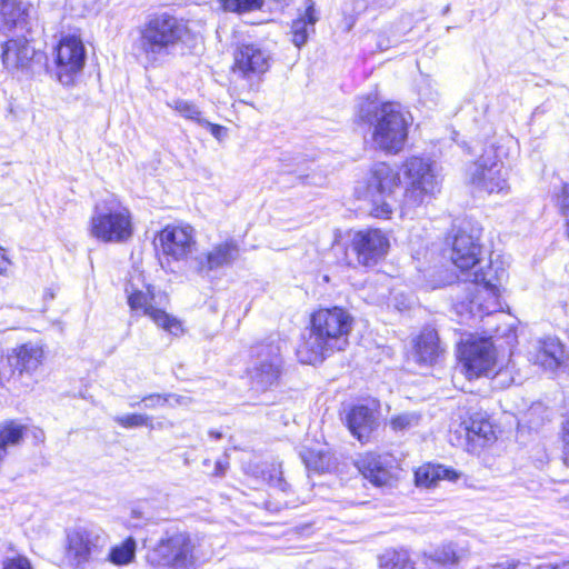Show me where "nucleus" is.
I'll return each instance as SVG.
<instances>
[{
	"label": "nucleus",
	"instance_id": "1a4fd4ad",
	"mask_svg": "<svg viewBox=\"0 0 569 569\" xmlns=\"http://www.w3.org/2000/svg\"><path fill=\"white\" fill-rule=\"evenodd\" d=\"M43 357V349L37 343L29 342L13 349L11 353L0 360V385L16 387L24 376L33 375L42 363Z\"/></svg>",
	"mask_w": 569,
	"mask_h": 569
},
{
	"label": "nucleus",
	"instance_id": "4d7b16f0",
	"mask_svg": "<svg viewBox=\"0 0 569 569\" xmlns=\"http://www.w3.org/2000/svg\"><path fill=\"white\" fill-rule=\"evenodd\" d=\"M129 407L130 408H142V402H141V399L138 400L136 397H131L130 398V401H129Z\"/></svg>",
	"mask_w": 569,
	"mask_h": 569
},
{
	"label": "nucleus",
	"instance_id": "7ed1b4c3",
	"mask_svg": "<svg viewBox=\"0 0 569 569\" xmlns=\"http://www.w3.org/2000/svg\"><path fill=\"white\" fill-rule=\"evenodd\" d=\"M137 33L133 50L153 63L174 48L178 41V18L168 11L154 12L138 27Z\"/></svg>",
	"mask_w": 569,
	"mask_h": 569
},
{
	"label": "nucleus",
	"instance_id": "bf43d9fd",
	"mask_svg": "<svg viewBox=\"0 0 569 569\" xmlns=\"http://www.w3.org/2000/svg\"><path fill=\"white\" fill-rule=\"evenodd\" d=\"M210 436L214 439H220L222 435L220 432L210 431Z\"/></svg>",
	"mask_w": 569,
	"mask_h": 569
},
{
	"label": "nucleus",
	"instance_id": "f8f14e48",
	"mask_svg": "<svg viewBox=\"0 0 569 569\" xmlns=\"http://www.w3.org/2000/svg\"><path fill=\"white\" fill-rule=\"evenodd\" d=\"M459 360L468 379L489 376L496 367V351L490 339L468 340L459 347Z\"/></svg>",
	"mask_w": 569,
	"mask_h": 569
},
{
	"label": "nucleus",
	"instance_id": "b1692460",
	"mask_svg": "<svg viewBox=\"0 0 569 569\" xmlns=\"http://www.w3.org/2000/svg\"><path fill=\"white\" fill-rule=\"evenodd\" d=\"M161 268L176 273L178 267L177 228L166 227L153 241Z\"/></svg>",
	"mask_w": 569,
	"mask_h": 569
},
{
	"label": "nucleus",
	"instance_id": "13d9d810",
	"mask_svg": "<svg viewBox=\"0 0 569 569\" xmlns=\"http://www.w3.org/2000/svg\"><path fill=\"white\" fill-rule=\"evenodd\" d=\"M278 6H281L282 8L289 7L291 4V0H271Z\"/></svg>",
	"mask_w": 569,
	"mask_h": 569
},
{
	"label": "nucleus",
	"instance_id": "79ce46f5",
	"mask_svg": "<svg viewBox=\"0 0 569 569\" xmlns=\"http://www.w3.org/2000/svg\"><path fill=\"white\" fill-rule=\"evenodd\" d=\"M142 408L148 410H156L167 406L168 396L151 393L141 398Z\"/></svg>",
	"mask_w": 569,
	"mask_h": 569
},
{
	"label": "nucleus",
	"instance_id": "20e7f679",
	"mask_svg": "<svg viewBox=\"0 0 569 569\" xmlns=\"http://www.w3.org/2000/svg\"><path fill=\"white\" fill-rule=\"evenodd\" d=\"M401 170L406 180L401 213L408 216L440 192L441 181L428 158L410 157L402 163Z\"/></svg>",
	"mask_w": 569,
	"mask_h": 569
},
{
	"label": "nucleus",
	"instance_id": "412c9836",
	"mask_svg": "<svg viewBox=\"0 0 569 569\" xmlns=\"http://www.w3.org/2000/svg\"><path fill=\"white\" fill-rule=\"evenodd\" d=\"M392 462L390 455L369 452L360 458L357 466L363 478L377 487H382L393 479Z\"/></svg>",
	"mask_w": 569,
	"mask_h": 569
},
{
	"label": "nucleus",
	"instance_id": "7c9ffc66",
	"mask_svg": "<svg viewBox=\"0 0 569 569\" xmlns=\"http://www.w3.org/2000/svg\"><path fill=\"white\" fill-rule=\"evenodd\" d=\"M379 565L381 569H412L410 556L406 549L386 550L379 557Z\"/></svg>",
	"mask_w": 569,
	"mask_h": 569
},
{
	"label": "nucleus",
	"instance_id": "49530a36",
	"mask_svg": "<svg viewBox=\"0 0 569 569\" xmlns=\"http://www.w3.org/2000/svg\"><path fill=\"white\" fill-rule=\"evenodd\" d=\"M563 462L569 466V418L562 423Z\"/></svg>",
	"mask_w": 569,
	"mask_h": 569
},
{
	"label": "nucleus",
	"instance_id": "9b49d317",
	"mask_svg": "<svg viewBox=\"0 0 569 569\" xmlns=\"http://www.w3.org/2000/svg\"><path fill=\"white\" fill-rule=\"evenodd\" d=\"M57 78L63 86L73 83L74 77L81 72L86 62V48L79 36L64 34L56 47Z\"/></svg>",
	"mask_w": 569,
	"mask_h": 569
},
{
	"label": "nucleus",
	"instance_id": "c03bdc74",
	"mask_svg": "<svg viewBox=\"0 0 569 569\" xmlns=\"http://www.w3.org/2000/svg\"><path fill=\"white\" fill-rule=\"evenodd\" d=\"M557 206L561 216L569 221V184H565L557 196Z\"/></svg>",
	"mask_w": 569,
	"mask_h": 569
},
{
	"label": "nucleus",
	"instance_id": "6e6552de",
	"mask_svg": "<svg viewBox=\"0 0 569 569\" xmlns=\"http://www.w3.org/2000/svg\"><path fill=\"white\" fill-rule=\"evenodd\" d=\"M400 173L386 162L376 163L371 169L368 188L372 192V208L370 213L379 219L391 217L393 204L391 200L396 189L400 186Z\"/></svg>",
	"mask_w": 569,
	"mask_h": 569
},
{
	"label": "nucleus",
	"instance_id": "6e6d98bb",
	"mask_svg": "<svg viewBox=\"0 0 569 569\" xmlns=\"http://www.w3.org/2000/svg\"><path fill=\"white\" fill-rule=\"evenodd\" d=\"M226 468H227V463L222 462L221 460H218L216 462L214 475L216 476H222L224 473Z\"/></svg>",
	"mask_w": 569,
	"mask_h": 569
},
{
	"label": "nucleus",
	"instance_id": "680f3d73",
	"mask_svg": "<svg viewBox=\"0 0 569 569\" xmlns=\"http://www.w3.org/2000/svg\"><path fill=\"white\" fill-rule=\"evenodd\" d=\"M567 223V233H568V237H569V221H566Z\"/></svg>",
	"mask_w": 569,
	"mask_h": 569
},
{
	"label": "nucleus",
	"instance_id": "ddd939ff",
	"mask_svg": "<svg viewBox=\"0 0 569 569\" xmlns=\"http://www.w3.org/2000/svg\"><path fill=\"white\" fill-rule=\"evenodd\" d=\"M23 33L2 43L1 60L3 67L11 73H29L36 63H42L46 56L37 51Z\"/></svg>",
	"mask_w": 569,
	"mask_h": 569
},
{
	"label": "nucleus",
	"instance_id": "c756f323",
	"mask_svg": "<svg viewBox=\"0 0 569 569\" xmlns=\"http://www.w3.org/2000/svg\"><path fill=\"white\" fill-rule=\"evenodd\" d=\"M446 478L456 480L458 475L455 470L445 468L443 466H428L416 471V480L418 485L430 487L436 479Z\"/></svg>",
	"mask_w": 569,
	"mask_h": 569
},
{
	"label": "nucleus",
	"instance_id": "9d476101",
	"mask_svg": "<svg viewBox=\"0 0 569 569\" xmlns=\"http://www.w3.org/2000/svg\"><path fill=\"white\" fill-rule=\"evenodd\" d=\"M252 366L249 375L253 385L266 390L274 386L281 375L282 358L280 340H269L252 348Z\"/></svg>",
	"mask_w": 569,
	"mask_h": 569
},
{
	"label": "nucleus",
	"instance_id": "2f4dec72",
	"mask_svg": "<svg viewBox=\"0 0 569 569\" xmlns=\"http://www.w3.org/2000/svg\"><path fill=\"white\" fill-rule=\"evenodd\" d=\"M24 427L9 421L0 427V460L7 455V447L17 445L22 439Z\"/></svg>",
	"mask_w": 569,
	"mask_h": 569
},
{
	"label": "nucleus",
	"instance_id": "473e14b6",
	"mask_svg": "<svg viewBox=\"0 0 569 569\" xmlns=\"http://www.w3.org/2000/svg\"><path fill=\"white\" fill-rule=\"evenodd\" d=\"M136 547V540L132 537H129L122 543L111 548L109 552V560L114 565H127L133 560Z\"/></svg>",
	"mask_w": 569,
	"mask_h": 569
},
{
	"label": "nucleus",
	"instance_id": "aec40b11",
	"mask_svg": "<svg viewBox=\"0 0 569 569\" xmlns=\"http://www.w3.org/2000/svg\"><path fill=\"white\" fill-rule=\"evenodd\" d=\"M33 6L23 0H1L0 17L2 31L19 30L29 33L32 28Z\"/></svg>",
	"mask_w": 569,
	"mask_h": 569
},
{
	"label": "nucleus",
	"instance_id": "f3484780",
	"mask_svg": "<svg viewBox=\"0 0 569 569\" xmlns=\"http://www.w3.org/2000/svg\"><path fill=\"white\" fill-rule=\"evenodd\" d=\"M450 246V260L461 272L469 271L481 263L482 247L479 234L459 229L452 236Z\"/></svg>",
	"mask_w": 569,
	"mask_h": 569
},
{
	"label": "nucleus",
	"instance_id": "37998d69",
	"mask_svg": "<svg viewBox=\"0 0 569 569\" xmlns=\"http://www.w3.org/2000/svg\"><path fill=\"white\" fill-rule=\"evenodd\" d=\"M469 433L489 440V436L492 433V428L489 421H471L470 427H468Z\"/></svg>",
	"mask_w": 569,
	"mask_h": 569
},
{
	"label": "nucleus",
	"instance_id": "de8ad7c7",
	"mask_svg": "<svg viewBox=\"0 0 569 569\" xmlns=\"http://www.w3.org/2000/svg\"><path fill=\"white\" fill-rule=\"evenodd\" d=\"M519 565L518 560L505 559L495 565H486L478 567L477 569H516Z\"/></svg>",
	"mask_w": 569,
	"mask_h": 569
},
{
	"label": "nucleus",
	"instance_id": "a211bd4d",
	"mask_svg": "<svg viewBox=\"0 0 569 569\" xmlns=\"http://www.w3.org/2000/svg\"><path fill=\"white\" fill-rule=\"evenodd\" d=\"M126 293L128 305L132 311L149 316L158 326L167 330L174 326V319H171L163 310L152 306L153 295L149 286L142 284L140 289L132 281H129L126 286Z\"/></svg>",
	"mask_w": 569,
	"mask_h": 569
},
{
	"label": "nucleus",
	"instance_id": "ea45409f",
	"mask_svg": "<svg viewBox=\"0 0 569 569\" xmlns=\"http://www.w3.org/2000/svg\"><path fill=\"white\" fill-rule=\"evenodd\" d=\"M194 229L190 224L180 223V256L191 252L194 241Z\"/></svg>",
	"mask_w": 569,
	"mask_h": 569
},
{
	"label": "nucleus",
	"instance_id": "052dcab7",
	"mask_svg": "<svg viewBox=\"0 0 569 569\" xmlns=\"http://www.w3.org/2000/svg\"><path fill=\"white\" fill-rule=\"evenodd\" d=\"M378 47L380 50H386L388 48V46H382V44H378Z\"/></svg>",
	"mask_w": 569,
	"mask_h": 569
},
{
	"label": "nucleus",
	"instance_id": "c9c22d12",
	"mask_svg": "<svg viewBox=\"0 0 569 569\" xmlns=\"http://www.w3.org/2000/svg\"><path fill=\"white\" fill-rule=\"evenodd\" d=\"M379 103L376 99L367 97L359 101L357 109V117L363 123L376 124L380 113Z\"/></svg>",
	"mask_w": 569,
	"mask_h": 569
},
{
	"label": "nucleus",
	"instance_id": "5fc2aeb1",
	"mask_svg": "<svg viewBox=\"0 0 569 569\" xmlns=\"http://www.w3.org/2000/svg\"><path fill=\"white\" fill-rule=\"evenodd\" d=\"M131 519H137V520H140V519H143V520H148L149 517H147L144 515V511L140 508H133L131 510Z\"/></svg>",
	"mask_w": 569,
	"mask_h": 569
},
{
	"label": "nucleus",
	"instance_id": "58836bf2",
	"mask_svg": "<svg viewBox=\"0 0 569 569\" xmlns=\"http://www.w3.org/2000/svg\"><path fill=\"white\" fill-rule=\"evenodd\" d=\"M180 42H183L188 49L198 51L202 48V37L199 31H192L188 26L180 22Z\"/></svg>",
	"mask_w": 569,
	"mask_h": 569
},
{
	"label": "nucleus",
	"instance_id": "39448f33",
	"mask_svg": "<svg viewBox=\"0 0 569 569\" xmlns=\"http://www.w3.org/2000/svg\"><path fill=\"white\" fill-rule=\"evenodd\" d=\"M90 233L107 243L128 241L133 233L129 209L113 197L97 202L90 218Z\"/></svg>",
	"mask_w": 569,
	"mask_h": 569
},
{
	"label": "nucleus",
	"instance_id": "423d86ee",
	"mask_svg": "<svg viewBox=\"0 0 569 569\" xmlns=\"http://www.w3.org/2000/svg\"><path fill=\"white\" fill-rule=\"evenodd\" d=\"M502 144L492 140L488 142L482 154L468 170L470 183L478 190L488 193L507 191L508 171L501 160Z\"/></svg>",
	"mask_w": 569,
	"mask_h": 569
},
{
	"label": "nucleus",
	"instance_id": "c85d7f7f",
	"mask_svg": "<svg viewBox=\"0 0 569 569\" xmlns=\"http://www.w3.org/2000/svg\"><path fill=\"white\" fill-rule=\"evenodd\" d=\"M461 558L453 543L443 545L428 556L427 567L428 569H453Z\"/></svg>",
	"mask_w": 569,
	"mask_h": 569
},
{
	"label": "nucleus",
	"instance_id": "4c0bfd02",
	"mask_svg": "<svg viewBox=\"0 0 569 569\" xmlns=\"http://www.w3.org/2000/svg\"><path fill=\"white\" fill-rule=\"evenodd\" d=\"M420 421V415L416 412H405L390 419V426L395 431H406L417 427Z\"/></svg>",
	"mask_w": 569,
	"mask_h": 569
},
{
	"label": "nucleus",
	"instance_id": "f03ea898",
	"mask_svg": "<svg viewBox=\"0 0 569 569\" xmlns=\"http://www.w3.org/2000/svg\"><path fill=\"white\" fill-rule=\"evenodd\" d=\"M472 279L465 281L460 293L456 298L453 309L461 321L482 319L498 312L500 305V286L507 278L505 263L499 259L490 258L487 268L472 272Z\"/></svg>",
	"mask_w": 569,
	"mask_h": 569
},
{
	"label": "nucleus",
	"instance_id": "393cba45",
	"mask_svg": "<svg viewBox=\"0 0 569 569\" xmlns=\"http://www.w3.org/2000/svg\"><path fill=\"white\" fill-rule=\"evenodd\" d=\"M204 541L198 537L180 535V569H193L206 560Z\"/></svg>",
	"mask_w": 569,
	"mask_h": 569
},
{
	"label": "nucleus",
	"instance_id": "a19ab883",
	"mask_svg": "<svg viewBox=\"0 0 569 569\" xmlns=\"http://www.w3.org/2000/svg\"><path fill=\"white\" fill-rule=\"evenodd\" d=\"M180 116H182L187 120L194 122L200 127L203 126V121H207L202 117L201 111L196 106L188 102H180Z\"/></svg>",
	"mask_w": 569,
	"mask_h": 569
},
{
	"label": "nucleus",
	"instance_id": "f257e3e1",
	"mask_svg": "<svg viewBox=\"0 0 569 569\" xmlns=\"http://www.w3.org/2000/svg\"><path fill=\"white\" fill-rule=\"evenodd\" d=\"M310 331L297 349L302 363L316 365L348 345L352 318L340 307L319 309L311 315Z\"/></svg>",
	"mask_w": 569,
	"mask_h": 569
},
{
	"label": "nucleus",
	"instance_id": "3c124183",
	"mask_svg": "<svg viewBox=\"0 0 569 569\" xmlns=\"http://www.w3.org/2000/svg\"><path fill=\"white\" fill-rule=\"evenodd\" d=\"M270 485L274 488H278L282 492H286L289 488V485L286 482V480L281 477V475L278 476H271L270 477Z\"/></svg>",
	"mask_w": 569,
	"mask_h": 569
},
{
	"label": "nucleus",
	"instance_id": "e433bc0d",
	"mask_svg": "<svg viewBox=\"0 0 569 569\" xmlns=\"http://www.w3.org/2000/svg\"><path fill=\"white\" fill-rule=\"evenodd\" d=\"M220 2L224 11L239 14L261 10L264 6V0H221Z\"/></svg>",
	"mask_w": 569,
	"mask_h": 569
},
{
	"label": "nucleus",
	"instance_id": "4be33fe9",
	"mask_svg": "<svg viewBox=\"0 0 569 569\" xmlns=\"http://www.w3.org/2000/svg\"><path fill=\"white\" fill-rule=\"evenodd\" d=\"M445 353L436 329L425 327L413 340V359L417 363L431 367L438 363Z\"/></svg>",
	"mask_w": 569,
	"mask_h": 569
},
{
	"label": "nucleus",
	"instance_id": "72a5a7b5",
	"mask_svg": "<svg viewBox=\"0 0 569 569\" xmlns=\"http://www.w3.org/2000/svg\"><path fill=\"white\" fill-rule=\"evenodd\" d=\"M113 421L124 429H134L140 427H147L151 430L156 429L153 418L141 412L116 416L113 417Z\"/></svg>",
	"mask_w": 569,
	"mask_h": 569
},
{
	"label": "nucleus",
	"instance_id": "09e8293b",
	"mask_svg": "<svg viewBox=\"0 0 569 569\" xmlns=\"http://www.w3.org/2000/svg\"><path fill=\"white\" fill-rule=\"evenodd\" d=\"M493 379L501 387H508L516 381L513 377H508V369H500L495 373Z\"/></svg>",
	"mask_w": 569,
	"mask_h": 569
},
{
	"label": "nucleus",
	"instance_id": "864d4df0",
	"mask_svg": "<svg viewBox=\"0 0 569 569\" xmlns=\"http://www.w3.org/2000/svg\"><path fill=\"white\" fill-rule=\"evenodd\" d=\"M538 569H569V561H563L556 565H542Z\"/></svg>",
	"mask_w": 569,
	"mask_h": 569
},
{
	"label": "nucleus",
	"instance_id": "a878e982",
	"mask_svg": "<svg viewBox=\"0 0 569 569\" xmlns=\"http://www.w3.org/2000/svg\"><path fill=\"white\" fill-rule=\"evenodd\" d=\"M238 246L233 240L226 241L216 246L206 257V262H201V270H214L230 266L238 257Z\"/></svg>",
	"mask_w": 569,
	"mask_h": 569
},
{
	"label": "nucleus",
	"instance_id": "8fccbe9b",
	"mask_svg": "<svg viewBox=\"0 0 569 569\" xmlns=\"http://www.w3.org/2000/svg\"><path fill=\"white\" fill-rule=\"evenodd\" d=\"M4 569H31V565L26 558H17L10 560Z\"/></svg>",
	"mask_w": 569,
	"mask_h": 569
},
{
	"label": "nucleus",
	"instance_id": "2eb2a0df",
	"mask_svg": "<svg viewBox=\"0 0 569 569\" xmlns=\"http://www.w3.org/2000/svg\"><path fill=\"white\" fill-rule=\"evenodd\" d=\"M350 249L359 264L372 267L387 254L389 239L379 229L360 230L353 234Z\"/></svg>",
	"mask_w": 569,
	"mask_h": 569
},
{
	"label": "nucleus",
	"instance_id": "cd10ccee",
	"mask_svg": "<svg viewBox=\"0 0 569 569\" xmlns=\"http://www.w3.org/2000/svg\"><path fill=\"white\" fill-rule=\"evenodd\" d=\"M150 561L157 566L171 567L178 561V538L172 533L161 538L149 555Z\"/></svg>",
	"mask_w": 569,
	"mask_h": 569
},
{
	"label": "nucleus",
	"instance_id": "5701e85b",
	"mask_svg": "<svg viewBox=\"0 0 569 569\" xmlns=\"http://www.w3.org/2000/svg\"><path fill=\"white\" fill-rule=\"evenodd\" d=\"M318 21L319 13L315 1L306 0L303 12L299 11L298 17L291 22L290 33L295 47L300 49L308 42L310 34L316 32Z\"/></svg>",
	"mask_w": 569,
	"mask_h": 569
},
{
	"label": "nucleus",
	"instance_id": "0eeeda50",
	"mask_svg": "<svg viewBox=\"0 0 569 569\" xmlns=\"http://www.w3.org/2000/svg\"><path fill=\"white\" fill-rule=\"evenodd\" d=\"M378 122L373 127L372 141L377 148L398 153L405 147L408 137L409 121L398 103H383L378 113Z\"/></svg>",
	"mask_w": 569,
	"mask_h": 569
},
{
	"label": "nucleus",
	"instance_id": "dca6fc26",
	"mask_svg": "<svg viewBox=\"0 0 569 569\" xmlns=\"http://www.w3.org/2000/svg\"><path fill=\"white\" fill-rule=\"evenodd\" d=\"M67 540V559L72 566L79 568L91 560L104 538L100 529L78 527L68 533Z\"/></svg>",
	"mask_w": 569,
	"mask_h": 569
},
{
	"label": "nucleus",
	"instance_id": "bb28decb",
	"mask_svg": "<svg viewBox=\"0 0 569 569\" xmlns=\"http://www.w3.org/2000/svg\"><path fill=\"white\" fill-rule=\"evenodd\" d=\"M565 359V348L559 339L547 338L541 342L537 353V362L545 369L556 370Z\"/></svg>",
	"mask_w": 569,
	"mask_h": 569
},
{
	"label": "nucleus",
	"instance_id": "a18cd8bd",
	"mask_svg": "<svg viewBox=\"0 0 569 569\" xmlns=\"http://www.w3.org/2000/svg\"><path fill=\"white\" fill-rule=\"evenodd\" d=\"M202 128H206L218 141H222L227 137V128L220 124L203 121Z\"/></svg>",
	"mask_w": 569,
	"mask_h": 569
},
{
	"label": "nucleus",
	"instance_id": "603ef678",
	"mask_svg": "<svg viewBox=\"0 0 569 569\" xmlns=\"http://www.w3.org/2000/svg\"><path fill=\"white\" fill-rule=\"evenodd\" d=\"M11 261L8 258L6 250L0 247V273H4L10 267Z\"/></svg>",
	"mask_w": 569,
	"mask_h": 569
},
{
	"label": "nucleus",
	"instance_id": "6ab92c4d",
	"mask_svg": "<svg viewBox=\"0 0 569 569\" xmlns=\"http://www.w3.org/2000/svg\"><path fill=\"white\" fill-rule=\"evenodd\" d=\"M345 421L355 438L362 443L368 442L371 433L379 425L378 405L376 401L357 403L347 411Z\"/></svg>",
	"mask_w": 569,
	"mask_h": 569
},
{
	"label": "nucleus",
	"instance_id": "f704fd0d",
	"mask_svg": "<svg viewBox=\"0 0 569 569\" xmlns=\"http://www.w3.org/2000/svg\"><path fill=\"white\" fill-rule=\"evenodd\" d=\"M368 9V0H348L342 7L343 23L346 31H350L357 18Z\"/></svg>",
	"mask_w": 569,
	"mask_h": 569
},
{
	"label": "nucleus",
	"instance_id": "4468645a",
	"mask_svg": "<svg viewBox=\"0 0 569 569\" xmlns=\"http://www.w3.org/2000/svg\"><path fill=\"white\" fill-rule=\"evenodd\" d=\"M268 49L258 43H242L233 52V71L246 80L260 79L271 67Z\"/></svg>",
	"mask_w": 569,
	"mask_h": 569
}]
</instances>
